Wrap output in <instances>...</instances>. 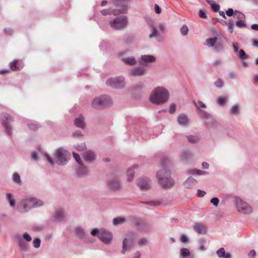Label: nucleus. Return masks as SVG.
Wrapping results in <instances>:
<instances>
[{"mask_svg":"<svg viewBox=\"0 0 258 258\" xmlns=\"http://www.w3.org/2000/svg\"><path fill=\"white\" fill-rule=\"evenodd\" d=\"M44 202L42 200L32 196L23 197L18 203L16 210L20 214H26L33 209L42 207Z\"/></svg>","mask_w":258,"mask_h":258,"instance_id":"nucleus-1","label":"nucleus"},{"mask_svg":"<svg viewBox=\"0 0 258 258\" xmlns=\"http://www.w3.org/2000/svg\"><path fill=\"white\" fill-rule=\"evenodd\" d=\"M169 99V91L162 86H158L154 88L149 96L150 102L158 106L165 104Z\"/></svg>","mask_w":258,"mask_h":258,"instance_id":"nucleus-2","label":"nucleus"},{"mask_svg":"<svg viewBox=\"0 0 258 258\" xmlns=\"http://www.w3.org/2000/svg\"><path fill=\"white\" fill-rule=\"evenodd\" d=\"M44 156L51 166H53L55 162L58 165L63 166L67 164L71 158L70 153L63 147L57 148L54 151V160L47 152L44 153Z\"/></svg>","mask_w":258,"mask_h":258,"instance_id":"nucleus-3","label":"nucleus"},{"mask_svg":"<svg viewBox=\"0 0 258 258\" xmlns=\"http://www.w3.org/2000/svg\"><path fill=\"white\" fill-rule=\"evenodd\" d=\"M128 18L124 15L117 17L109 21V25L114 30H121L127 26Z\"/></svg>","mask_w":258,"mask_h":258,"instance_id":"nucleus-4","label":"nucleus"},{"mask_svg":"<svg viewBox=\"0 0 258 258\" xmlns=\"http://www.w3.org/2000/svg\"><path fill=\"white\" fill-rule=\"evenodd\" d=\"M111 100L109 96L102 95L95 98L92 102V106L94 108H103L109 105Z\"/></svg>","mask_w":258,"mask_h":258,"instance_id":"nucleus-5","label":"nucleus"},{"mask_svg":"<svg viewBox=\"0 0 258 258\" xmlns=\"http://www.w3.org/2000/svg\"><path fill=\"white\" fill-rule=\"evenodd\" d=\"M151 28V33L149 35L150 39L156 38L158 41H161L163 39L162 36L160 35L158 30L161 32H163L166 30V27L163 23H159L156 27L154 26L152 23H149Z\"/></svg>","mask_w":258,"mask_h":258,"instance_id":"nucleus-6","label":"nucleus"},{"mask_svg":"<svg viewBox=\"0 0 258 258\" xmlns=\"http://www.w3.org/2000/svg\"><path fill=\"white\" fill-rule=\"evenodd\" d=\"M136 239V236L133 233H129L125 236L122 242L121 253L125 254L131 249Z\"/></svg>","mask_w":258,"mask_h":258,"instance_id":"nucleus-7","label":"nucleus"},{"mask_svg":"<svg viewBox=\"0 0 258 258\" xmlns=\"http://www.w3.org/2000/svg\"><path fill=\"white\" fill-rule=\"evenodd\" d=\"M125 83L124 78L122 76L109 78L106 82L107 85L114 89L123 88L125 86Z\"/></svg>","mask_w":258,"mask_h":258,"instance_id":"nucleus-8","label":"nucleus"},{"mask_svg":"<svg viewBox=\"0 0 258 258\" xmlns=\"http://www.w3.org/2000/svg\"><path fill=\"white\" fill-rule=\"evenodd\" d=\"M106 184L108 188L112 191L119 190L121 187L120 180L117 176L109 178L106 181Z\"/></svg>","mask_w":258,"mask_h":258,"instance_id":"nucleus-9","label":"nucleus"},{"mask_svg":"<svg viewBox=\"0 0 258 258\" xmlns=\"http://www.w3.org/2000/svg\"><path fill=\"white\" fill-rule=\"evenodd\" d=\"M235 203L237 210L239 212L244 214H249L251 213L252 209L246 203L239 198H235Z\"/></svg>","mask_w":258,"mask_h":258,"instance_id":"nucleus-10","label":"nucleus"},{"mask_svg":"<svg viewBox=\"0 0 258 258\" xmlns=\"http://www.w3.org/2000/svg\"><path fill=\"white\" fill-rule=\"evenodd\" d=\"M205 45L213 47V50L216 51H221L223 48V43L218 41L217 37L207 39Z\"/></svg>","mask_w":258,"mask_h":258,"instance_id":"nucleus-11","label":"nucleus"},{"mask_svg":"<svg viewBox=\"0 0 258 258\" xmlns=\"http://www.w3.org/2000/svg\"><path fill=\"white\" fill-rule=\"evenodd\" d=\"M160 173L156 174V177L159 183L162 187L165 189H169L172 187L174 184V181L170 176H166L163 178L161 176Z\"/></svg>","mask_w":258,"mask_h":258,"instance_id":"nucleus-12","label":"nucleus"},{"mask_svg":"<svg viewBox=\"0 0 258 258\" xmlns=\"http://www.w3.org/2000/svg\"><path fill=\"white\" fill-rule=\"evenodd\" d=\"M194 103L197 107L199 114L201 117L204 118L205 119L210 120H213L212 116L209 113H208V112H207L203 110H201L200 108V107H201L202 108H206V105L205 103H204L202 101H199L198 102V103L194 102Z\"/></svg>","mask_w":258,"mask_h":258,"instance_id":"nucleus-13","label":"nucleus"},{"mask_svg":"<svg viewBox=\"0 0 258 258\" xmlns=\"http://www.w3.org/2000/svg\"><path fill=\"white\" fill-rule=\"evenodd\" d=\"M136 183L142 190H148L151 187V180L146 177L138 178L136 181Z\"/></svg>","mask_w":258,"mask_h":258,"instance_id":"nucleus-14","label":"nucleus"},{"mask_svg":"<svg viewBox=\"0 0 258 258\" xmlns=\"http://www.w3.org/2000/svg\"><path fill=\"white\" fill-rule=\"evenodd\" d=\"M146 69L142 66L132 68L128 72V75L131 77H140L146 74Z\"/></svg>","mask_w":258,"mask_h":258,"instance_id":"nucleus-15","label":"nucleus"},{"mask_svg":"<svg viewBox=\"0 0 258 258\" xmlns=\"http://www.w3.org/2000/svg\"><path fill=\"white\" fill-rule=\"evenodd\" d=\"M54 220L58 222L65 221L67 219V214L65 210L61 208H58L52 216Z\"/></svg>","mask_w":258,"mask_h":258,"instance_id":"nucleus-16","label":"nucleus"},{"mask_svg":"<svg viewBox=\"0 0 258 258\" xmlns=\"http://www.w3.org/2000/svg\"><path fill=\"white\" fill-rule=\"evenodd\" d=\"M99 238L105 244H108L112 240V234L110 232L102 229Z\"/></svg>","mask_w":258,"mask_h":258,"instance_id":"nucleus-17","label":"nucleus"},{"mask_svg":"<svg viewBox=\"0 0 258 258\" xmlns=\"http://www.w3.org/2000/svg\"><path fill=\"white\" fill-rule=\"evenodd\" d=\"M12 121H13V120L10 115L7 114L4 115L3 119V124L9 135H11L12 134V128L10 123Z\"/></svg>","mask_w":258,"mask_h":258,"instance_id":"nucleus-18","label":"nucleus"},{"mask_svg":"<svg viewBox=\"0 0 258 258\" xmlns=\"http://www.w3.org/2000/svg\"><path fill=\"white\" fill-rule=\"evenodd\" d=\"M156 57L153 55H142L140 56V63L144 66H148L150 63H154L156 61Z\"/></svg>","mask_w":258,"mask_h":258,"instance_id":"nucleus-19","label":"nucleus"},{"mask_svg":"<svg viewBox=\"0 0 258 258\" xmlns=\"http://www.w3.org/2000/svg\"><path fill=\"white\" fill-rule=\"evenodd\" d=\"M101 13L103 15H113L114 16H117L120 14H124L126 13V10L124 9H103L100 11Z\"/></svg>","mask_w":258,"mask_h":258,"instance_id":"nucleus-20","label":"nucleus"},{"mask_svg":"<svg viewBox=\"0 0 258 258\" xmlns=\"http://www.w3.org/2000/svg\"><path fill=\"white\" fill-rule=\"evenodd\" d=\"M83 158L88 163H92L95 160L96 158V153L90 150H86L83 153Z\"/></svg>","mask_w":258,"mask_h":258,"instance_id":"nucleus-21","label":"nucleus"},{"mask_svg":"<svg viewBox=\"0 0 258 258\" xmlns=\"http://www.w3.org/2000/svg\"><path fill=\"white\" fill-rule=\"evenodd\" d=\"M178 123L184 127H187L189 124V121L187 115L184 113L179 114L177 117Z\"/></svg>","mask_w":258,"mask_h":258,"instance_id":"nucleus-22","label":"nucleus"},{"mask_svg":"<svg viewBox=\"0 0 258 258\" xmlns=\"http://www.w3.org/2000/svg\"><path fill=\"white\" fill-rule=\"evenodd\" d=\"M17 243L21 252H26L28 250L29 244L24 241L21 237L17 238Z\"/></svg>","mask_w":258,"mask_h":258,"instance_id":"nucleus-23","label":"nucleus"},{"mask_svg":"<svg viewBox=\"0 0 258 258\" xmlns=\"http://www.w3.org/2000/svg\"><path fill=\"white\" fill-rule=\"evenodd\" d=\"M194 230L199 234H206L207 232V227L203 224L196 223L193 226Z\"/></svg>","mask_w":258,"mask_h":258,"instance_id":"nucleus-24","label":"nucleus"},{"mask_svg":"<svg viewBox=\"0 0 258 258\" xmlns=\"http://www.w3.org/2000/svg\"><path fill=\"white\" fill-rule=\"evenodd\" d=\"M111 2L115 6L121 7L125 10L130 3V0H111Z\"/></svg>","mask_w":258,"mask_h":258,"instance_id":"nucleus-25","label":"nucleus"},{"mask_svg":"<svg viewBox=\"0 0 258 258\" xmlns=\"http://www.w3.org/2000/svg\"><path fill=\"white\" fill-rule=\"evenodd\" d=\"M6 198L10 207L13 209L15 208L16 206V201L15 196L12 193L7 192L6 194Z\"/></svg>","mask_w":258,"mask_h":258,"instance_id":"nucleus-26","label":"nucleus"},{"mask_svg":"<svg viewBox=\"0 0 258 258\" xmlns=\"http://www.w3.org/2000/svg\"><path fill=\"white\" fill-rule=\"evenodd\" d=\"M74 123L78 127L85 128L86 127V124L84 116L80 115L78 117L76 118L74 120Z\"/></svg>","mask_w":258,"mask_h":258,"instance_id":"nucleus-27","label":"nucleus"},{"mask_svg":"<svg viewBox=\"0 0 258 258\" xmlns=\"http://www.w3.org/2000/svg\"><path fill=\"white\" fill-rule=\"evenodd\" d=\"M138 165L135 164L131 168H128L126 171L127 180L131 182L133 181L134 178L135 169L138 168Z\"/></svg>","mask_w":258,"mask_h":258,"instance_id":"nucleus-28","label":"nucleus"},{"mask_svg":"<svg viewBox=\"0 0 258 258\" xmlns=\"http://www.w3.org/2000/svg\"><path fill=\"white\" fill-rule=\"evenodd\" d=\"M197 183V180L192 177L190 176L187 178L183 183V186L186 188H192Z\"/></svg>","mask_w":258,"mask_h":258,"instance_id":"nucleus-29","label":"nucleus"},{"mask_svg":"<svg viewBox=\"0 0 258 258\" xmlns=\"http://www.w3.org/2000/svg\"><path fill=\"white\" fill-rule=\"evenodd\" d=\"M122 61L129 66H135L137 63V60L134 56L125 57L122 58Z\"/></svg>","mask_w":258,"mask_h":258,"instance_id":"nucleus-30","label":"nucleus"},{"mask_svg":"<svg viewBox=\"0 0 258 258\" xmlns=\"http://www.w3.org/2000/svg\"><path fill=\"white\" fill-rule=\"evenodd\" d=\"M192 157V154L191 152L189 150H183L181 154V159L183 161H186L189 159H191Z\"/></svg>","mask_w":258,"mask_h":258,"instance_id":"nucleus-31","label":"nucleus"},{"mask_svg":"<svg viewBox=\"0 0 258 258\" xmlns=\"http://www.w3.org/2000/svg\"><path fill=\"white\" fill-rule=\"evenodd\" d=\"M80 166L77 170V173L80 176H85L88 173V169L83 165V164H79Z\"/></svg>","mask_w":258,"mask_h":258,"instance_id":"nucleus-32","label":"nucleus"},{"mask_svg":"<svg viewBox=\"0 0 258 258\" xmlns=\"http://www.w3.org/2000/svg\"><path fill=\"white\" fill-rule=\"evenodd\" d=\"M186 173L188 174L191 175H204L207 174V172L200 170L197 169H191L187 171Z\"/></svg>","mask_w":258,"mask_h":258,"instance_id":"nucleus-33","label":"nucleus"},{"mask_svg":"<svg viewBox=\"0 0 258 258\" xmlns=\"http://www.w3.org/2000/svg\"><path fill=\"white\" fill-rule=\"evenodd\" d=\"M217 254L218 256L222 258H230L231 255L230 253H226L225 250L224 248L222 247L219 249L217 251Z\"/></svg>","mask_w":258,"mask_h":258,"instance_id":"nucleus-34","label":"nucleus"},{"mask_svg":"<svg viewBox=\"0 0 258 258\" xmlns=\"http://www.w3.org/2000/svg\"><path fill=\"white\" fill-rule=\"evenodd\" d=\"M126 219L124 217H117L113 219L112 223L114 226H118L125 222Z\"/></svg>","mask_w":258,"mask_h":258,"instance_id":"nucleus-35","label":"nucleus"},{"mask_svg":"<svg viewBox=\"0 0 258 258\" xmlns=\"http://www.w3.org/2000/svg\"><path fill=\"white\" fill-rule=\"evenodd\" d=\"M186 137L188 142L190 144H196L200 140V138L195 135H188Z\"/></svg>","mask_w":258,"mask_h":258,"instance_id":"nucleus-36","label":"nucleus"},{"mask_svg":"<svg viewBox=\"0 0 258 258\" xmlns=\"http://www.w3.org/2000/svg\"><path fill=\"white\" fill-rule=\"evenodd\" d=\"M206 243V240L203 238H201L199 239L198 241V249L200 251H204L206 250V247H205V245Z\"/></svg>","mask_w":258,"mask_h":258,"instance_id":"nucleus-37","label":"nucleus"},{"mask_svg":"<svg viewBox=\"0 0 258 258\" xmlns=\"http://www.w3.org/2000/svg\"><path fill=\"white\" fill-rule=\"evenodd\" d=\"M160 173V174H161V176L163 178H165L166 176H170L171 174L170 172L168 170H167L164 167V166H162L160 170H159L157 172V173Z\"/></svg>","mask_w":258,"mask_h":258,"instance_id":"nucleus-38","label":"nucleus"},{"mask_svg":"<svg viewBox=\"0 0 258 258\" xmlns=\"http://www.w3.org/2000/svg\"><path fill=\"white\" fill-rule=\"evenodd\" d=\"M190 252L188 248H182L180 250V255L182 258H187L190 256Z\"/></svg>","mask_w":258,"mask_h":258,"instance_id":"nucleus-39","label":"nucleus"},{"mask_svg":"<svg viewBox=\"0 0 258 258\" xmlns=\"http://www.w3.org/2000/svg\"><path fill=\"white\" fill-rule=\"evenodd\" d=\"M12 180L13 182L16 184L21 185L22 184V180L21 179L20 175L18 173L15 172L12 176Z\"/></svg>","mask_w":258,"mask_h":258,"instance_id":"nucleus-40","label":"nucleus"},{"mask_svg":"<svg viewBox=\"0 0 258 258\" xmlns=\"http://www.w3.org/2000/svg\"><path fill=\"white\" fill-rule=\"evenodd\" d=\"M239 106L235 104L232 106L230 109L229 112L231 115H237L239 113Z\"/></svg>","mask_w":258,"mask_h":258,"instance_id":"nucleus-41","label":"nucleus"},{"mask_svg":"<svg viewBox=\"0 0 258 258\" xmlns=\"http://www.w3.org/2000/svg\"><path fill=\"white\" fill-rule=\"evenodd\" d=\"M75 232L77 236L83 237L85 235V231L82 228L77 227L75 229Z\"/></svg>","mask_w":258,"mask_h":258,"instance_id":"nucleus-42","label":"nucleus"},{"mask_svg":"<svg viewBox=\"0 0 258 258\" xmlns=\"http://www.w3.org/2000/svg\"><path fill=\"white\" fill-rule=\"evenodd\" d=\"M214 85L217 88H221L224 86V81L223 79L219 78L214 82Z\"/></svg>","mask_w":258,"mask_h":258,"instance_id":"nucleus-43","label":"nucleus"},{"mask_svg":"<svg viewBox=\"0 0 258 258\" xmlns=\"http://www.w3.org/2000/svg\"><path fill=\"white\" fill-rule=\"evenodd\" d=\"M225 25H227L228 30L231 33H233V21L232 20H229L227 22H224Z\"/></svg>","mask_w":258,"mask_h":258,"instance_id":"nucleus-44","label":"nucleus"},{"mask_svg":"<svg viewBox=\"0 0 258 258\" xmlns=\"http://www.w3.org/2000/svg\"><path fill=\"white\" fill-rule=\"evenodd\" d=\"M234 17L238 20H241V19H245V15L237 10H235L234 11Z\"/></svg>","mask_w":258,"mask_h":258,"instance_id":"nucleus-45","label":"nucleus"},{"mask_svg":"<svg viewBox=\"0 0 258 258\" xmlns=\"http://www.w3.org/2000/svg\"><path fill=\"white\" fill-rule=\"evenodd\" d=\"M75 149L79 151H84L86 149V146L85 143H83L80 144H77L74 146Z\"/></svg>","mask_w":258,"mask_h":258,"instance_id":"nucleus-46","label":"nucleus"},{"mask_svg":"<svg viewBox=\"0 0 258 258\" xmlns=\"http://www.w3.org/2000/svg\"><path fill=\"white\" fill-rule=\"evenodd\" d=\"M235 25L239 28H245L246 27L245 19L237 20L235 22Z\"/></svg>","mask_w":258,"mask_h":258,"instance_id":"nucleus-47","label":"nucleus"},{"mask_svg":"<svg viewBox=\"0 0 258 258\" xmlns=\"http://www.w3.org/2000/svg\"><path fill=\"white\" fill-rule=\"evenodd\" d=\"M217 103L220 106L224 105L227 101V99L225 97L218 98L216 100Z\"/></svg>","mask_w":258,"mask_h":258,"instance_id":"nucleus-48","label":"nucleus"},{"mask_svg":"<svg viewBox=\"0 0 258 258\" xmlns=\"http://www.w3.org/2000/svg\"><path fill=\"white\" fill-rule=\"evenodd\" d=\"M180 33L183 36H185L188 32V28L186 25H183L180 28Z\"/></svg>","mask_w":258,"mask_h":258,"instance_id":"nucleus-49","label":"nucleus"},{"mask_svg":"<svg viewBox=\"0 0 258 258\" xmlns=\"http://www.w3.org/2000/svg\"><path fill=\"white\" fill-rule=\"evenodd\" d=\"M18 60H14L10 63V68L12 71H17L19 70V67L17 66Z\"/></svg>","mask_w":258,"mask_h":258,"instance_id":"nucleus-50","label":"nucleus"},{"mask_svg":"<svg viewBox=\"0 0 258 258\" xmlns=\"http://www.w3.org/2000/svg\"><path fill=\"white\" fill-rule=\"evenodd\" d=\"M40 244L41 240L38 238L34 239L33 241V245L35 248H39L40 246Z\"/></svg>","mask_w":258,"mask_h":258,"instance_id":"nucleus-51","label":"nucleus"},{"mask_svg":"<svg viewBox=\"0 0 258 258\" xmlns=\"http://www.w3.org/2000/svg\"><path fill=\"white\" fill-rule=\"evenodd\" d=\"M237 54H238V56L242 59H245L247 58L246 53L242 49H240Z\"/></svg>","mask_w":258,"mask_h":258,"instance_id":"nucleus-52","label":"nucleus"},{"mask_svg":"<svg viewBox=\"0 0 258 258\" xmlns=\"http://www.w3.org/2000/svg\"><path fill=\"white\" fill-rule=\"evenodd\" d=\"M73 155L76 161L79 164H81L82 161L80 155L74 152H73Z\"/></svg>","mask_w":258,"mask_h":258,"instance_id":"nucleus-53","label":"nucleus"},{"mask_svg":"<svg viewBox=\"0 0 258 258\" xmlns=\"http://www.w3.org/2000/svg\"><path fill=\"white\" fill-rule=\"evenodd\" d=\"M209 4L211 5L212 10L214 12L219 11L220 9V6L219 5L214 3L213 2H212L211 3H210Z\"/></svg>","mask_w":258,"mask_h":258,"instance_id":"nucleus-54","label":"nucleus"},{"mask_svg":"<svg viewBox=\"0 0 258 258\" xmlns=\"http://www.w3.org/2000/svg\"><path fill=\"white\" fill-rule=\"evenodd\" d=\"M176 105L175 103H171L169 108L168 111L170 114H173L176 111Z\"/></svg>","mask_w":258,"mask_h":258,"instance_id":"nucleus-55","label":"nucleus"},{"mask_svg":"<svg viewBox=\"0 0 258 258\" xmlns=\"http://www.w3.org/2000/svg\"><path fill=\"white\" fill-rule=\"evenodd\" d=\"M147 243V240L145 238H142L138 240V244L141 246H145Z\"/></svg>","mask_w":258,"mask_h":258,"instance_id":"nucleus-56","label":"nucleus"},{"mask_svg":"<svg viewBox=\"0 0 258 258\" xmlns=\"http://www.w3.org/2000/svg\"><path fill=\"white\" fill-rule=\"evenodd\" d=\"M23 238L27 242H30L32 240L31 236L27 232H25L23 234Z\"/></svg>","mask_w":258,"mask_h":258,"instance_id":"nucleus-57","label":"nucleus"},{"mask_svg":"<svg viewBox=\"0 0 258 258\" xmlns=\"http://www.w3.org/2000/svg\"><path fill=\"white\" fill-rule=\"evenodd\" d=\"M101 233V230H99L96 228L93 229L91 232V234L93 236H97L99 237V235Z\"/></svg>","mask_w":258,"mask_h":258,"instance_id":"nucleus-58","label":"nucleus"},{"mask_svg":"<svg viewBox=\"0 0 258 258\" xmlns=\"http://www.w3.org/2000/svg\"><path fill=\"white\" fill-rule=\"evenodd\" d=\"M180 241L181 242L183 243H187L188 241V238L185 235H182L180 236Z\"/></svg>","mask_w":258,"mask_h":258,"instance_id":"nucleus-59","label":"nucleus"},{"mask_svg":"<svg viewBox=\"0 0 258 258\" xmlns=\"http://www.w3.org/2000/svg\"><path fill=\"white\" fill-rule=\"evenodd\" d=\"M211 202L215 206H217L219 203V200L217 198H213L211 200Z\"/></svg>","mask_w":258,"mask_h":258,"instance_id":"nucleus-60","label":"nucleus"},{"mask_svg":"<svg viewBox=\"0 0 258 258\" xmlns=\"http://www.w3.org/2000/svg\"><path fill=\"white\" fill-rule=\"evenodd\" d=\"M226 14L228 16L230 17L234 14V11L232 9L229 8L226 11Z\"/></svg>","mask_w":258,"mask_h":258,"instance_id":"nucleus-61","label":"nucleus"},{"mask_svg":"<svg viewBox=\"0 0 258 258\" xmlns=\"http://www.w3.org/2000/svg\"><path fill=\"white\" fill-rule=\"evenodd\" d=\"M206 192L205 191L198 189L197 190V195L199 197H203L206 195Z\"/></svg>","mask_w":258,"mask_h":258,"instance_id":"nucleus-62","label":"nucleus"},{"mask_svg":"<svg viewBox=\"0 0 258 258\" xmlns=\"http://www.w3.org/2000/svg\"><path fill=\"white\" fill-rule=\"evenodd\" d=\"M154 9L156 14H159L161 13V9L157 4L155 5Z\"/></svg>","mask_w":258,"mask_h":258,"instance_id":"nucleus-63","label":"nucleus"},{"mask_svg":"<svg viewBox=\"0 0 258 258\" xmlns=\"http://www.w3.org/2000/svg\"><path fill=\"white\" fill-rule=\"evenodd\" d=\"M256 254V252L254 250H251L248 253V256L249 258H253Z\"/></svg>","mask_w":258,"mask_h":258,"instance_id":"nucleus-64","label":"nucleus"}]
</instances>
